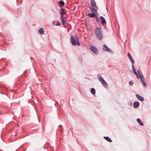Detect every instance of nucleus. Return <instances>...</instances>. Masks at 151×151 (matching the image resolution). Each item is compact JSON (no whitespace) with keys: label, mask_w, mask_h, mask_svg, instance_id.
<instances>
[{"label":"nucleus","mask_w":151,"mask_h":151,"mask_svg":"<svg viewBox=\"0 0 151 151\" xmlns=\"http://www.w3.org/2000/svg\"><path fill=\"white\" fill-rule=\"evenodd\" d=\"M95 34L99 40H102L104 37L102 30L99 27H96L95 29Z\"/></svg>","instance_id":"nucleus-1"},{"label":"nucleus","mask_w":151,"mask_h":151,"mask_svg":"<svg viewBox=\"0 0 151 151\" xmlns=\"http://www.w3.org/2000/svg\"><path fill=\"white\" fill-rule=\"evenodd\" d=\"M91 6L89 7V9L91 12H93L95 11L97 12L98 10V7L96 5V3L94 0H91Z\"/></svg>","instance_id":"nucleus-2"},{"label":"nucleus","mask_w":151,"mask_h":151,"mask_svg":"<svg viewBox=\"0 0 151 151\" xmlns=\"http://www.w3.org/2000/svg\"><path fill=\"white\" fill-rule=\"evenodd\" d=\"M137 72L139 77L140 80L142 83L144 87L146 88L147 86V84L145 81V78L142 75V73L140 71L138 70H137Z\"/></svg>","instance_id":"nucleus-3"},{"label":"nucleus","mask_w":151,"mask_h":151,"mask_svg":"<svg viewBox=\"0 0 151 151\" xmlns=\"http://www.w3.org/2000/svg\"><path fill=\"white\" fill-rule=\"evenodd\" d=\"M70 41L72 45H80L78 40L76 36L72 35L70 38Z\"/></svg>","instance_id":"nucleus-4"},{"label":"nucleus","mask_w":151,"mask_h":151,"mask_svg":"<svg viewBox=\"0 0 151 151\" xmlns=\"http://www.w3.org/2000/svg\"><path fill=\"white\" fill-rule=\"evenodd\" d=\"M98 78L99 79L100 81L103 86H105L106 87L108 86L107 83L105 81L101 75H98Z\"/></svg>","instance_id":"nucleus-5"},{"label":"nucleus","mask_w":151,"mask_h":151,"mask_svg":"<svg viewBox=\"0 0 151 151\" xmlns=\"http://www.w3.org/2000/svg\"><path fill=\"white\" fill-rule=\"evenodd\" d=\"M93 12H92V14H88V16L90 18L95 17H96V14H98L97 12H96L95 11H93Z\"/></svg>","instance_id":"nucleus-6"},{"label":"nucleus","mask_w":151,"mask_h":151,"mask_svg":"<svg viewBox=\"0 0 151 151\" xmlns=\"http://www.w3.org/2000/svg\"><path fill=\"white\" fill-rule=\"evenodd\" d=\"M90 49L95 54L98 53L97 50L95 47L92 45L90 46Z\"/></svg>","instance_id":"nucleus-7"},{"label":"nucleus","mask_w":151,"mask_h":151,"mask_svg":"<svg viewBox=\"0 0 151 151\" xmlns=\"http://www.w3.org/2000/svg\"><path fill=\"white\" fill-rule=\"evenodd\" d=\"M62 23L63 25H65L67 24L65 18L64 16L61 17Z\"/></svg>","instance_id":"nucleus-8"},{"label":"nucleus","mask_w":151,"mask_h":151,"mask_svg":"<svg viewBox=\"0 0 151 151\" xmlns=\"http://www.w3.org/2000/svg\"><path fill=\"white\" fill-rule=\"evenodd\" d=\"M127 55L132 63V65H133L134 63V62L133 59L132 58L131 55L129 53H127Z\"/></svg>","instance_id":"nucleus-9"},{"label":"nucleus","mask_w":151,"mask_h":151,"mask_svg":"<svg viewBox=\"0 0 151 151\" xmlns=\"http://www.w3.org/2000/svg\"><path fill=\"white\" fill-rule=\"evenodd\" d=\"M136 96L139 100L141 101H144V99L143 97L139 95L138 94H136Z\"/></svg>","instance_id":"nucleus-10"},{"label":"nucleus","mask_w":151,"mask_h":151,"mask_svg":"<svg viewBox=\"0 0 151 151\" xmlns=\"http://www.w3.org/2000/svg\"><path fill=\"white\" fill-rule=\"evenodd\" d=\"M139 106V103L138 101H135L133 103V107L135 108H137Z\"/></svg>","instance_id":"nucleus-11"},{"label":"nucleus","mask_w":151,"mask_h":151,"mask_svg":"<svg viewBox=\"0 0 151 151\" xmlns=\"http://www.w3.org/2000/svg\"><path fill=\"white\" fill-rule=\"evenodd\" d=\"M103 50L108 52H110L111 51L110 49L106 45H103Z\"/></svg>","instance_id":"nucleus-12"},{"label":"nucleus","mask_w":151,"mask_h":151,"mask_svg":"<svg viewBox=\"0 0 151 151\" xmlns=\"http://www.w3.org/2000/svg\"><path fill=\"white\" fill-rule=\"evenodd\" d=\"M61 11H60V14H61V17H63L64 16V14L65 13V11L64 9L63 8H61L60 9Z\"/></svg>","instance_id":"nucleus-13"},{"label":"nucleus","mask_w":151,"mask_h":151,"mask_svg":"<svg viewBox=\"0 0 151 151\" xmlns=\"http://www.w3.org/2000/svg\"><path fill=\"white\" fill-rule=\"evenodd\" d=\"M39 32L40 34L43 35L44 34L45 31L43 28H41L39 29Z\"/></svg>","instance_id":"nucleus-14"},{"label":"nucleus","mask_w":151,"mask_h":151,"mask_svg":"<svg viewBox=\"0 0 151 151\" xmlns=\"http://www.w3.org/2000/svg\"><path fill=\"white\" fill-rule=\"evenodd\" d=\"M137 122L139 124L140 126H143V124L139 118H137Z\"/></svg>","instance_id":"nucleus-15"},{"label":"nucleus","mask_w":151,"mask_h":151,"mask_svg":"<svg viewBox=\"0 0 151 151\" xmlns=\"http://www.w3.org/2000/svg\"><path fill=\"white\" fill-rule=\"evenodd\" d=\"M104 138L109 142H112L111 139L108 137H104Z\"/></svg>","instance_id":"nucleus-16"},{"label":"nucleus","mask_w":151,"mask_h":151,"mask_svg":"<svg viewBox=\"0 0 151 151\" xmlns=\"http://www.w3.org/2000/svg\"><path fill=\"white\" fill-rule=\"evenodd\" d=\"M59 4L60 5V6L61 7L64 5V2L63 1H59Z\"/></svg>","instance_id":"nucleus-17"},{"label":"nucleus","mask_w":151,"mask_h":151,"mask_svg":"<svg viewBox=\"0 0 151 151\" xmlns=\"http://www.w3.org/2000/svg\"><path fill=\"white\" fill-rule=\"evenodd\" d=\"M91 91L92 94H94L95 93L96 90L94 88H92L91 89Z\"/></svg>","instance_id":"nucleus-18"},{"label":"nucleus","mask_w":151,"mask_h":151,"mask_svg":"<svg viewBox=\"0 0 151 151\" xmlns=\"http://www.w3.org/2000/svg\"><path fill=\"white\" fill-rule=\"evenodd\" d=\"M132 70L133 71L134 73V74H135V73H137V72L136 71L134 65H132Z\"/></svg>","instance_id":"nucleus-19"},{"label":"nucleus","mask_w":151,"mask_h":151,"mask_svg":"<svg viewBox=\"0 0 151 151\" xmlns=\"http://www.w3.org/2000/svg\"><path fill=\"white\" fill-rule=\"evenodd\" d=\"M101 22L103 24H105L106 23V21L104 19H102L101 21Z\"/></svg>","instance_id":"nucleus-20"},{"label":"nucleus","mask_w":151,"mask_h":151,"mask_svg":"<svg viewBox=\"0 0 151 151\" xmlns=\"http://www.w3.org/2000/svg\"><path fill=\"white\" fill-rule=\"evenodd\" d=\"M133 83H134L133 82H132L131 81H130L129 82V84L130 86H132L133 85Z\"/></svg>","instance_id":"nucleus-21"},{"label":"nucleus","mask_w":151,"mask_h":151,"mask_svg":"<svg viewBox=\"0 0 151 151\" xmlns=\"http://www.w3.org/2000/svg\"><path fill=\"white\" fill-rule=\"evenodd\" d=\"M60 22H57V23H56V26H60Z\"/></svg>","instance_id":"nucleus-22"},{"label":"nucleus","mask_w":151,"mask_h":151,"mask_svg":"<svg viewBox=\"0 0 151 151\" xmlns=\"http://www.w3.org/2000/svg\"><path fill=\"white\" fill-rule=\"evenodd\" d=\"M59 128L60 130L61 131L62 130V126L61 125H60L59 126Z\"/></svg>","instance_id":"nucleus-23"},{"label":"nucleus","mask_w":151,"mask_h":151,"mask_svg":"<svg viewBox=\"0 0 151 151\" xmlns=\"http://www.w3.org/2000/svg\"><path fill=\"white\" fill-rule=\"evenodd\" d=\"M96 17V21H97L98 22H99V18L97 16Z\"/></svg>","instance_id":"nucleus-24"},{"label":"nucleus","mask_w":151,"mask_h":151,"mask_svg":"<svg viewBox=\"0 0 151 151\" xmlns=\"http://www.w3.org/2000/svg\"><path fill=\"white\" fill-rule=\"evenodd\" d=\"M134 74H135V75H136V76H137L138 79H139V76H138V74L137 73H135Z\"/></svg>","instance_id":"nucleus-25"},{"label":"nucleus","mask_w":151,"mask_h":151,"mask_svg":"<svg viewBox=\"0 0 151 151\" xmlns=\"http://www.w3.org/2000/svg\"><path fill=\"white\" fill-rule=\"evenodd\" d=\"M100 19H104V18L102 16H101L100 17Z\"/></svg>","instance_id":"nucleus-26"},{"label":"nucleus","mask_w":151,"mask_h":151,"mask_svg":"<svg viewBox=\"0 0 151 151\" xmlns=\"http://www.w3.org/2000/svg\"><path fill=\"white\" fill-rule=\"evenodd\" d=\"M0 93H1L2 94H3V93H1L0 91Z\"/></svg>","instance_id":"nucleus-27"}]
</instances>
